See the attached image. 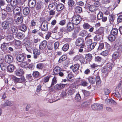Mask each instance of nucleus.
Instances as JSON below:
<instances>
[{"instance_id":"obj_24","label":"nucleus","mask_w":122,"mask_h":122,"mask_svg":"<svg viewBox=\"0 0 122 122\" xmlns=\"http://www.w3.org/2000/svg\"><path fill=\"white\" fill-rule=\"evenodd\" d=\"M102 71V75L105 76H107L109 72V71H108L105 66L103 67Z\"/></svg>"},{"instance_id":"obj_49","label":"nucleus","mask_w":122,"mask_h":122,"mask_svg":"<svg viewBox=\"0 0 122 122\" xmlns=\"http://www.w3.org/2000/svg\"><path fill=\"white\" fill-rule=\"evenodd\" d=\"M109 21L111 24L112 23L114 20V17L113 15H109Z\"/></svg>"},{"instance_id":"obj_30","label":"nucleus","mask_w":122,"mask_h":122,"mask_svg":"<svg viewBox=\"0 0 122 122\" xmlns=\"http://www.w3.org/2000/svg\"><path fill=\"white\" fill-rule=\"evenodd\" d=\"M13 6H10V5H9V6H8V15L9 16H11L10 14H11V13L13 12Z\"/></svg>"},{"instance_id":"obj_33","label":"nucleus","mask_w":122,"mask_h":122,"mask_svg":"<svg viewBox=\"0 0 122 122\" xmlns=\"http://www.w3.org/2000/svg\"><path fill=\"white\" fill-rule=\"evenodd\" d=\"M89 82L92 84H94L95 82V78L93 76L89 77L88 79Z\"/></svg>"},{"instance_id":"obj_2","label":"nucleus","mask_w":122,"mask_h":122,"mask_svg":"<svg viewBox=\"0 0 122 122\" xmlns=\"http://www.w3.org/2000/svg\"><path fill=\"white\" fill-rule=\"evenodd\" d=\"M25 46L26 50L29 52L30 51V49H33L35 48L36 45L33 42H30L29 41H26L25 43Z\"/></svg>"},{"instance_id":"obj_57","label":"nucleus","mask_w":122,"mask_h":122,"mask_svg":"<svg viewBox=\"0 0 122 122\" xmlns=\"http://www.w3.org/2000/svg\"><path fill=\"white\" fill-rule=\"evenodd\" d=\"M90 103L88 102H83L81 106L82 107H85L88 106Z\"/></svg>"},{"instance_id":"obj_15","label":"nucleus","mask_w":122,"mask_h":122,"mask_svg":"<svg viewBox=\"0 0 122 122\" xmlns=\"http://www.w3.org/2000/svg\"><path fill=\"white\" fill-rule=\"evenodd\" d=\"M65 85V84L61 83L57 84L55 86V88L56 89L60 90L64 88Z\"/></svg>"},{"instance_id":"obj_14","label":"nucleus","mask_w":122,"mask_h":122,"mask_svg":"<svg viewBox=\"0 0 122 122\" xmlns=\"http://www.w3.org/2000/svg\"><path fill=\"white\" fill-rule=\"evenodd\" d=\"M47 45V42L46 41H44L40 44L39 49L41 50H43L46 48Z\"/></svg>"},{"instance_id":"obj_6","label":"nucleus","mask_w":122,"mask_h":122,"mask_svg":"<svg viewBox=\"0 0 122 122\" xmlns=\"http://www.w3.org/2000/svg\"><path fill=\"white\" fill-rule=\"evenodd\" d=\"M83 26L84 29L85 30L90 29L89 31L90 32H92L93 31L94 29V27H92L88 23H84Z\"/></svg>"},{"instance_id":"obj_42","label":"nucleus","mask_w":122,"mask_h":122,"mask_svg":"<svg viewBox=\"0 0 122 122\" xmlns=\"http://www.w3.org/2000/svg\"><path fill=\"white\" fill-rule=\"evenodd\" d=\"M86 60L89 61L92 59V56L91 54H87L86 56Z\"/></svg>"},{"instance_id":"obj_22","label":"nucleus","mask_w":122,"mask_h":122,"mask_svg":"<svg viewBox=\"0 0 122 122\" xmlns=\"http://www.w3.org/2000/svg\"><path fill=\"white\" fill-rule=\"evenodd\" d=\"M120 56V53L118 51L114 52L112 55L113 58L114 59H118Z\"/></svg>"},{"instance_id":"obj_58","label":"nucleus","mask_w":122,"mask_h":122,"mask_svg":"<svg viewBox=\"0 0 122 122\" xmlns=\"http://www.w3.org/2000/svg\"><path fill=\"white\" fill-rule=\"evenodd\" d=\"M7 10V8H5L2 10V14L3 15H4V16L6 17L7 16V13L6 11Z\"/></svg>"},{"instance_id":"obj_5","label":"nucleus","mask_w":122,"mask_h":122,"mask_svg":"<svg viewBox=\"0 0 122 122\" xmlns=\"http://www.w3.org/2000/svg\"><path fill=\"white\" fill-rule=\"evenodd\" d=\"M21 8L20 7H16L13 10V12L11 13L10 14L12 17H13L14 14L15 15H20V12L21 10Z\"/></svg>"},{"instance_id":"obj_45","label":"nucleus","mask_w":122,"mask_h":122,"mask_svg":"<svg viewBox=\"0 0 122 122\" xmlns=\"http://www.w3.org/2000/svg\"><path fill=\"white\" fill-rule=\"evenodd\" d=\"M88 32L86 30L81 31L80 33V35L82 37L86 36Z\"/></svg>"},{"instance_id":"obj_63","label":"nucleus","mask_w":122,"mask_h":122,"mask_svg":"<svg viewBox=\"0 0 122 122\" xmlns=\"http://www.w3.org/2000/svg\"><path fill=\"white\" fill-rule=\"evenodd\" d=\"M56 82L57 80H56V77H54L52 79V83L51 85V86H52L54 85L56 83Z\"/></svg>"},{"instance_id":"obj_28","label":"nucleus","mask_w":122,"mask_h":122,"mask_svg":"<svg viewBox=\"0 0 122 122\" xmlns=\"http://www.w3.org/2000/svg\"><path fill=\"white\" fill-rule=\"evenodd\" d=\"M89 10L91 12H94L95 11V14H96V10H98L97 9V8L95 7V6L94 5L90 6L89 7Z\"/></svg>"},{"instance_id":"obj_23","label":"nucleus","mask_w":122,"mask_h":122,"mask_svg":"<svg viewBox=\"0 0 122 122\" xmlns=\"http://www.w3.org/2000/svg\"><path fill=\"white\" fill-rule=\"evenodd\" d=\"M18 1L17 0H12L8 3V5H10V6L14 7L17 5L18 3Z\"/></svg>"},{"instance_id":"obj_21","label":"nucleus","mask_w":122,"mask_h":122,"mask_svg":"<svg viewBox=\"0 0 122 122\" xmlns=\"http://www.w3.org/2000/svg\"><path fill=\"white\" fill-rule=\"evenodd\" d=\"M64 6L62 4H59L58 5L57 4L56 8L57 11H60L63 10L64 8Z\"/></svg>"},{"instance_id":"obj_41","label":"nucleus","mask_w":122,"mask_h":122,"mask_svg":"<svg viewBox=\"0 0 122 122\" xmlns=\"http://www.w3.org/2000/svg\"><path fill=\"white\" fill-rule=\"evenodd\" d=\"M7 43H4L1 46V48L2 50L4 51H6L7 49Z\"/></svg>"},{"instance_id":"obj_19","label":"nucleus","mask_w":122,"mask_h":122,"mask_svg":"<svg viewBox=\"0 0 122 122\" xmlns=\"http://www.w3.org/2000/svg\"><path fill=\"white\" fill-rule=\"evenodd\" d=\"M23 12L24 15H27L29 14L30 12V10L28 7H25L23 9Z\"/></svg>"},{"instance_id":"obj_16","label":"nucleus","mask_w":122,"mask_h":122,"mask_svg":"<svg viewBox=\"0 0 122 122\" xmlns=\"http://www.w3.org/2000/svg\"><path fill=\"white\" fill-rule=\"evenodd\" d=\"M33 53L34 54V58L36 59L38 56L40 54V51L37 49H35L33 50Z\"/></svg>"},{"instance_id":"obj_27","label":"nucleus","mask_w":122,"mask_h":122,"mask_svg":"<svg viewBox=\"0 0 122 122\" xmlns=\"http://www.w3.org/2000/svg\"><path fill=\"white\" fill-rule=\"evenodd\" d=\"M104 28H100L97 31V34H98L100 36H102H102L104 35Z\"/></svg>"},{"instance_id":"obj_60","label":"nucleus","mask_w":122,"mask_h":122,"mask_svg":"<svg viewBox=\"0 0 122 122\" xmlns=\"http://www.w3.org/2000/svg\"><path fill=\"white\" fill-rule=\"evenodd\" d=\"M104 43H101L99 44L98 50H101L102 49L104 48Z\"/></svg>"},{"instance_id":"obj_7","label":"nucleus","mask_w":122,"mask_h":122,"mask_svg":"<svg viewBox=\"0 0 122 122\" xmlns=\"http://www.w3.org/2000/svg\"><path fill=\"white\" fill-rule=\"evenodd\" d=\"M14 20L17 24H20L23 21V18L20 15H15L14 16Z\"/></svg>"},{"instance_id":"obj_46","label":"nucleus","mask_w":122,"mask_h":122,"mask_svg":"<svg viewBox=\"0 0 122 122\" xmlns=\"http://www.w3.org/2000/svg\"><path fill=\"white\" fill-rule=\"evenodd\" d=\"M67 58L66 56V55H63L62 56L59 60V62L61 63L62 61L65 60Z\"/></svg>"},{"instance_id":"obj_50","label":"nucleus","mask_w":122,"mask_h":122,"mask_svg":"<svg viewBox=\"0 0 122 122\" xmlns=\"http://www.w3.org/2000/svg\"><path fill=\"white\" fill-rule=\"evenodd\" d=\"M97 103L94 104L91 106L92 109L95 111L97 110Z\"/></svg>"},{"instance_id":"obj_48","label":"nucleus","mask_w":122,"mask_h":122,"mask_svg":"<svg viewBox=\"0 0 122 122\" xmlns=\"http://www.w3.org/2000/svg\"><path fill=\"white\" fill-rule=\"evenodd\" d=\"M95 81L97 84H99L101 83V81L100 80V78L99 76H96Z\"/></svg>"},{"instance_id":"obj_52","label":"nucleus","mask_w":122,"mask_h":122,"mask_svg":"<svg viewBox=\"0 0 122 122\" xmlns=\"http://www.w3.org/2000/svg\"><path fill=\"white\" fill-rule=\"evenodd\" d=\"M17 28L16 27L14 26H12L10 30V33H14L17 30Z\"/></svg>"},{"instance_id":"obj_9","label":"nucleus","mask_w":122,"mask_h":122,"mask_svg":"<svg viewBox=\"0 0 122 122\" xmlns=\"http://www.w3.org/2000/svg\"><path fill=\"white\" fill-rule=\"evenodd\" d=\"M74 24L70 22H69L68 23L66 30L67 32H70L73 30L74 28Z\"/></svg>"},{"instance_id":"obj_8","label":"nucleus","mask_w":122,"mask_h":122,"mask_svg":"<svg viewBox=\"0 0 122 122\" xmlns=\"http://www.w3.org/2000/svg\"><path fill=\"white\" fill-rule=\"evenodd\" d=\"M48 24L46 21H43L41 24L40 28L42 31H46L48 30Z\"/></svg>"},{"instance_id":"obj_43","label":"nucleus","mask_w":122,"mask_h":122,"mask_svg":"<svg viewBox=\"0 0 122 122\" xmlns=\"http://www.w3.org/2000/svg\"><path fill=\"white\" fill-rule=\"evenodd\" d=\"M32 75L34 77L37 78L39 77V73L37 71H34L33 72Z\"/></svg>"},{"instance_id":"obj_31","label":"nucleus","mask_w":122,"mask_h":122,"mask_svg":"<svg viewBox=\"0 0 122 122\" xmlns=\"http://www.w3.org/2000/svg\"><path fill=\"white\" fill-rule=\"evenodd\" d=\"M102 38V36H100L98 34L97 35L94 37V40L95 41H99Z\"/></svg>"},{"instance_id":"obj_56","label":"nucleus","mask_w":122,"mask_h":122,"mask_svg":"<svg viewBox=\"0 0 122 122\" xmlns=\"http://www.w3.org/2000/svg\"><path fill=\"white\" fill-rule=\"evenodd\" d=\"M13 57L10 55H8V63H11L13 61Z\"/></svg>"},{"instance_id":"obj_51","label":"nucleus","mask_w":122,"mask_h":122,"mask_svg":"<svg viewBox=\"0 0 122 122\" xmlns=\"http://www.w3.org/2000/svg\"><path fill=\"white\" fill-rule=\"evenodd\" d=\"M97 111H99L100 110H102L103 109V104H99V103H97Z\"/></svg>"},{"instance_id":"obj_36","label":"nucleus","mask_w":122,"mask_h":122,"mask_svg":"<svg viewBox=\"0 0 122 122\" xmlns=\"http://www.w3.org/2000/svg\"><path fill=\"white\" fill-rule=\"evenodd\" d=\"M23 73V70L21 69H18L16 71V74L17 76H21Z\"/></svg>"},{"instance_id":"obj_4","label":"nucleus","mask_w":122,"mask_h":122,"mask_svg":"<svg viewBox=\"0 0 122 122\" xmlns=\"http://www.w3.org/2000/svg\"><path fill=\"white\" fill-rule=\"evenodd\" d=\"M14 39L13 33H9L8 35V46H13L14 43Z\"/></svg>"},{"instance_id":"obj_62","label":"nucleus","mask_w":122,"mask_h":122,"mask_svg":"<svg viewBox=\"0 0 122 122\" xmlns=\"http://www.w3.org/2000/svg\"><path fill=\"white\" fill-rule=\"evenodd\" d=\"M43 67V64L42 63H39L37 65L36 67L37 68L39 69H42Z\"/></svg>"},{"instance_id":"obj_18","label":"nucleus","mask_w":122,"mask_h":122,"mask_svg":"<svg viewBox=\"0 0 122 122\" xmlns=\"http://www.w3.org/2000/svg\"><path fill=\"white\" fill-rule=\"evenodd\" d=\"M79 85L83 86H87L88 84V83L84 79L81 80L80 81Z\"/></svg>"},{"instance_id":"obj_10","label":"nucleus","mask_w":122,"mask_h":122,"mask_svg":"<svg viewBox=\"0 0 122 122\" xmlns=\"http://www.w3.org/2000/svg\"><path fill=\"white\" fill-rule=\"evenodd\" d=\"M75 58L76 59L78 60L81 63H84L85 61L84 57L81 55H77L75 57Z\"/></svg>"},{"instance_id":"obj_29","label":"nucleus","mask_w":122,"mask_h":122,"mask_svg":"<svg viewBox=\"0 0 122 122\" xmlns=\"http://www.w3.org/2000/svg\"><path fill=\"white\" fill-rule=\"evenodd\" d=\"M20 28L21 30L23 32H25L27 29L25 25L24 24H22L20 26Z\"/></svg>"},{"instance_id":"obj_20","label":"nucleus","mask_w":122,"mask_h":122,"mask_svg":"<svg viewBox=\"0 0 122 122\" xmlns=\"http://www.w3.org/2000/svg\"><path fill=\"white\" fill-rule=\"evenodd\" d=\"M67 4L69 7H73L75 4V2L73 0H68Z\"/></svg>"},{"instance_id":"obj_53","label":"nucleus","mask_w":122,"mask_h":122,"mask_svg":"<svg viewBox=\"0 0 122 122\" xmlns=\"http://www.w3.org/2000/svg\"><path fill=\"white\" fill-rule=\"evenodd\" d=\"M15 45L17 46H20V45L21 44V42L19 40H14Z\"/></svg>"},{"instance_id":"obj_47","label":"nucleus","mask_w":122,"mask_h":122,"mask_svg":"<svg viewBox=\"0 0 122 122\" xmlns=\"http://www.w3.org/2000/svg\"><path fill=\"white\" fill-rule=\"evenodd\" d=\"M2 27L4 29H6L7 28L8 22L7 21H4L2 24Z\"/></svg>"},{"instance_id":"obj_55","label":"nucleus","mask_w":122,"mask_h":122,"mask_svg":"<svg viewBox=\"0 0 122 122\" xmlns=\"http://www.w3.org/2000/svg\"><path fill=\"white\" fill-rule=\"evenodd\" d=\"M82 91L85 96H87L89 95L90 93L89 91H86L85 90H82Z\"/></svg>"},{"instance_id":"obj_17","label":"nucleus","mask_w":122,"mask_h":122,"mask_svg":"<svg viewBox=\"0 0 122 122\" xmlns=\"http://www.w3.org/2000/svg\"><path fill=\"white\" fill-rule=\"evenodd\" d=\"M57 3L56 2L49 4L48 8L49 10H55L56 8Z\"/></svg>"},{"instance_id":"obj_3","label":"nucleus","mask_w":122,"mask_h":122,"mask_svg":"<svg viewBox=\"0 0 122 122\" xmlns=\"http://www.w3.org/2000/svg\"><path fill=\"white\" fill-rule=\"evenodd\" d=\"M81 20V17L78 15L73 16L72 17L71 20L72 23L76 25H77Z\"/></svg>"},{"instance_id":"obj_37","label":"nucleus","mask_w":122,"mask_h":122,"mask_svg":"<svg viewBox=\"0 0 122 122\" xmlns=\"http://www.w3.org/2000/svg\"><path fill=\"white\" fill-rule=\"evenodd\" d=\"M112 65L111 63H107L106 65V66L105 67L107 69L108 71L109 72L111 71L112 69Z\"/></svg>"},{"instance_id":"obj_35","label":"nucleus","mask_w":122,"mask_h":122,"mask_svg":"<svg viewBox=\"0 0 122 122\" xmlns=\"http://www.w3.org/2000/svg\"><path fill=\"white\" fill-rule=\"evenodd\" d=\"M75 89L73 88L69 89L67 90V93L68 95H73L75 92Z\"/></svg>"},{"instance_id":"obj_34","label":"nucleus","mask_w":122,"mask_h":122,"mask_svg":"<svg viewBox=\"0 0 122 122\" xmlns=\"http://www.w3.org/2000/svg\"><path fill=\"white\" fill-rule=\"evenodd\" d=\"M118 33V30L116 28L113 29L111 31V34L115 36L117 35Z\"/></svg>"},{"instance_id":"obj_13","label":"nucleus","mask_w":122,"mask_h":122,"mask_svg":"<svg viewBox=\"0 0 122 122\" xmlns=\"http://www.w3.org/2000/svg\"><path fill=\"white\" fill-rule=\"evenodd\" d=\"M61 68L58 66H56L53 69V73L54 75H57L61 70Z\"/></svg>"},{"instance_id":"obj_44","label":"nucleus","mask_w":122,"mask_h":122,"mask_svg":"<svg viewBox=\"0 0 122 122\" xmlns=\"http://www.w3.org/2000/svg\"><path fill=\"white\" fill-rule=\"evenodd\" d=\"M17 36L19 39H22L24 37L25 35L21 33H19L17 34Z\"/></svg>"},{"instance_id":"obj_12","label":"nucleus","mask_w":122,"mask_h":122,"mask_svg":"<svg viewBox=\"0 0 122 122\" xmlns=\"http://www.w3.org/2000/svg\"><path fill=\"white\" fill-rule=\"evenodd\" d=\"M84 42L83 38H79L76 40L75 44L77 46H81L82 44H83Z\"/></svg>"},{"instance_id":"obj_40","label":"nucleus","mask_w":122,"mask_h":122,"mask_svg":"<svg viewBox=\"0 0 122 122\" xmlns=\"http://www.w3.org/2000/svg\"><path fill=\"white\" fill-rule=\"evenodd\" d=\"M69 47V45L67 44H65L62 48V50L64 51H66L68 49Z\"/></svg>"},{"instance_id":"obj_64","label":"nucleus","mask_w":122,"mask_h":122,"mask_svg":"<svg viewBox=\"0 0 122 122\" xmlns=\"http://www.w3.org/2000/svg\"><path fill=\"white\" fill-rule=\"evenodd\" d=\"M108 52L107 50H106L102 51L101 54L104 56H107L108 54Z\"/></svg>"},{"instance_id":"obj_11","label":"nucleus","mask_w":122,"mask_h":122,"mask_svg":"<svg viewBox=\"0 0 122 122\" xmlns=\"http://www.w3.org/2000/svg\"><path fill=\"white\" fill-rule=\"evenodd\" d=\"M80 65L78 64H75L73 66H71L70 68L72 69V71L74 72H77L78 73L79 71H78L79 70Z\"/></svg>"},{"instance_id":"obj_32","label":"nucleus","mask_w":122,"mask_h":122,"mask_svg":"<svg viewBox=\"0 0 122 122\" xmlns=\"http://www.w3.org/2000/svg\"><path fill=\"white\" fill-rule=\"evenodd\" d=\"M108 39L110 41H113L115 40L116 39V36L111 34L108 36Z\"/></svg>"},{"instance_id":"obj_54","label":"nucleus","mask_w":122,"mask_h":122,"mask_svg":"<svg viewBox=\"0 0 122 122\" xmlns=\"http://www.w3.org/2000/svg\"><path fill=\"white\" fill-rule=\"evenodd\" d=\"M12 17L11 16H9L8 17V24H12L13 22V20Z\"/></svg>"},{"instance_id":"obj_39","label":"nucleus","mask_w":122,"mask_h":122,"mask_svg":"<svg viewBox=\"0 0 122 122\" xmlns=\"http://www.w3.org/2000/svg\"><path fill=\"white\" fill-rule=\"evenodd\" d=\"M75 98V101L77 102H80L81 101V97L79 92L76 94Z\"/></svg>"},{"instance_id":"obj_25","label":"nucleus","mask_w":122,"mask_h":122,"mask_svg":"<svg viewBox=\"0 0 122 122\" xmlns=\"http://www.w3.org/2000/svg\"><path fill=\"white\" fill-rule=\"evenodd\" d=\"M96 13L98 14L97 15V18L98 19L100 20L102 18L103 16V14L100 11L98 10H96Z\"/></svg>"},{"instance_id":"obj_26","label":"nucleus","mask_w":122,"mask_h":122,"mask_svg":"<svg viewBox=\"0 0 122 122\" xmlns=\"http://www.w3.org/2000/svg\"><path fill=\"white\" fill-rule=\"evenodd\" d=\"M74 9L75 12L77 13H80L82 11L81 7L79 6L75 7Z\"/></svg>"},{"instance_id":"obj_61","label":"nucleus","mask_w":122,"mask_h":122,"mask_svg":"<svg viewBox=\"0 0 122 122\" xmlns=\"http://www.w3.org/2000/svg\"><path fill=\"white\" fill-rule=\"evenodd\" d=\"M117 21L118 23H120L122 22V15H120L117 19Z\"/></svg>"},{"instance_id":"obj_38","label":"nucleus","mask_w":122,"mask_h":122,"mask_svg":"<svg viewBox=\"0 0 122 122\" xmlns=\"http://www.w3.org/2000/svg\"><path fill=\"white\" fill-rule=\"evenodd\" d=\"M14 69V66L12 64L8 65V71L10 72H12Z\"/></svg>"},{"instance_id":"obj_1","label":"nucleus","mask_w":122,"mask_h":122,"mask_svg":"<svg viewBox=\"0 0 122 122\" xmlns=\"http://www.w3.org/2000/svg\"><path fill=\"white\" fill-rule=\"evenodd\" d=\"M26 58V57L25 55L22 54L18 55L16 56V59L19 62H22V63L21 64V66L24 64V66H25L27 65V63L26 62H23L24 61Z\"/></svg>"},{"instance_id":"obj_59","label":"nucleus","mask_w":122,"mask_h":122,"mask_svg":"<svg viewBox=\"0 0 122 122\" xmlns=\"http://www.w3.org/2000/svg\"><path fill=\"white\" fill-rule=\"evenodd\" d=\"M36 4V2L34 0L32 2H31V4L29 5V6L30 8H32L35 7Z\"/></svg>"}]
</instances>
